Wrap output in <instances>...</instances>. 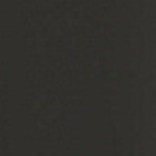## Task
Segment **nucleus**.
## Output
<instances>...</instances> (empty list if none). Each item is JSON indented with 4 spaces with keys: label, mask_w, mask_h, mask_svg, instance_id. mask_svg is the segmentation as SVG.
I'll return each mask as SVG.
<instances>
[{
    "label": "nucleus",
    "mask_w": 156,
    "mask_h": 156,
    "mask_svg": "<svg viewBox=\"0 0 156 156\" xmlns=\"http://www.w3.org/2000/svg\"><path fill=\"white\" fill-rule=\"evenodd\" d=\"M75 57L77 59L78 58V56L77 55H76L75 56Z\"/></svg>",
    "instance_id": "obj_2"
},
{
    "label": "nucleus",
    "mask_w": 156,
    "mask_h": 156,
    "mask_svg": "<svg viewBox=\"0 0 156 156\" xmlns=\"http://www.w3.org/2000/svg\"><path fill=\"white\" fill-rule=\"evenodd\" d=\"M7 76H8V77L9 78H10L11 77V75H9Z\"/></svg>",
    "instance_id": "obj_1"
},
{
    "label": "nucleus",
    "mask_w": 156,
    "mask_h": 156,
    "mask_svg": "<svg viewBox=\"0 0 156 156\" xmlns=\"http://www.w3.org/2000/svg\"><path fill=\"white\" fill-rule=\"evenodd\" d=\"M100 77V76H98V77Z\"/></svg>",
    "instance_id": "obj_3"
}]
</instances>
